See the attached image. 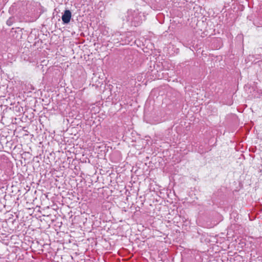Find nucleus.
Instances as JSON below:
<instances>
[{"mask_svg":"<svg viewBox=\"0 0 262 262\" xmlns=\"http://www.w3.org/2000/svg\"><path fill=\"white\" fill-rule=\"evenodd\" d=\"M123 20L130 23L132 26H138L142 23V16L138 10H128Z\"/></svg>","mask_w":262,"mask_h":262,"instance_id":"nucleus-1","label":"nucleus"},{"mask_svg":"<svg viewBox=\"0 0 262 262\" xmlns=\"http://www.w3.org/2000/svg\"><path fill=\"white\" fill-rule=\"evenodd\" d=\"M71 16L72 14L71 11L69 10H66L61 17L63 23L64 24L69 23L71 18Z\"/></svg>","mask_w":262,"mask_h":262,"instance_id":"nucleus-2","label":"nucleus"},{"mask_svg":"<svg viewBox=\"0 0 262 262\" xmlns=\"http://www.w3.org/2000/svg\"><path fill=\"white\" fill-rule=\"evenodd\" d=\"M122 35L119 33H115L113 36V41L114 43H120V44L125 43L126 42H123L122 40Z\"/></svg>","mask_w":262,"mask_h":262,"instance_id":"nucleus-3","label":"nucleus"},{"mask_svg":"<svg viewBox=\"0 0 262 262\" xmlns=\"http://www.w3.org/2000/svg\"><path fill=\"white\" fill-rule=\"evenodd\" d=\"M15 22V18L13 17H10L6 22L8 26H11Z\"/></svg>","mask_w":262,"mask_h":262,"instance_id":"nucleus-4","label":"nucleus"}]
</instances>
